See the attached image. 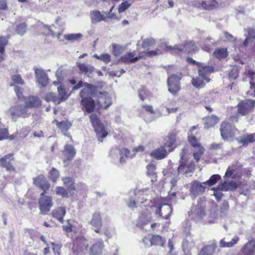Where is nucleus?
<instances>
[{
    "instance_id": "nucleus-54",
    "label": "nucleus",
    "mask_w": 255,
    "mask_h": 255,
    "mask_svg": "<svg viewBox=\"0 0 255 255\" xmlns=\"http://www.w3.org/2000/svg\"><path fill=\"white\" fill-rule=\"evenodd\" d=\"M147 175L148 176H152L156 174V165L152 163H150L146 166Z\"/></svg>"
},
{
    "instance_id": "nucleus-53",
    "label": "nucleus",
    "mask_w": 255,
    "mask_h": 255,
    "mask_svg": "<svg viewBox=\"0 0 255 255\" xmlns=\"http://www.w3.org/2000/svg\"><path fill=\"white\" fill-rule=\"evenodd\" d=\"M138 96L140 99L143 101L149 96V92L145 88H142L138 91Z\"/></svg>"
},
{
    "instance_id": "nucleus-57",
    "label": "nucleus",
    "mask_w": 255,
    "mask_h": 255,
    "mask_svg": "<svg viewBox=\"0 0 255 255\" xmlns=\"http://www.w3.org/2000/svg\"><path fill=\"white\" fill-rule=\"evenodd\" d=\"M82 36L81 34H69L67 35H65V38L69 41H74L76 40H78Z\"/></svg>"
},
{
    "instance_id": "nucleus-48",
    "label": "nucleus",
    "mask_w": 255,
    "mask_h": 255,
    "mask_svg": "<svg viewBox=\"0 0 255 255\" xmlns=\"http://www.w3.org/2000/svg\"><path fill=\"white\" fill-rule=\"evenodd\" d=\"M45 100L47 102L52 101L55 104H59L58 97L55 94L52 93H47L45 96Z\"/></svg>"
},
{
    "instance_id": "nucleus-33",
    "label": "nucleus",
    "mask_w": 255,
    "mask_h": 255,
    "mask_svg": "<svg viewBox=\"0 0 255 255\" xmlns=\"http://www.w3.org/2000/svg\"><path fill=\"white\" fill-rule=\"evenodd\" d=\"M217 248L215 243L204 247L201 251L199 255H213Z\"/></svg>"
},
{
    "instance_id": "nucleus-44",
    "label": "nucleus",
    "mask_w": 255,
    "mask_h": 255,
    "mask_svg": "<svg viewBox=\"0 0 255 255\" xmlns=\"http://www.w3.org/2000/svg\"><path fill=\"white\" fill-rule=\"evenodd\" d=\"M119 153L121 155L120 161L121 163H124L126 162L125 157H132L130 155V150L127 148H123L119 150Z\"/></svg>"
},
{
    "instance_id": "nucleus-38",
    "label": "nucleus",
    "mask_w": 255,
    "mask_h": 255,
    "mask_svg": "<svg viewBox=\"0 0 255 255\" xmlns=\"http://www.w3.org/2000/svg\"><path fill=\"white\" fill-rule=\"evenodd\" d=\"M172 212V208H158L156 212L157 215L164 219H168L170 215Z\"/></svg>"
},
{
    "instance_id": "nucleus-32",
    "label": "nucleus",
    "mask_w": 255,
    "mask_h": 255,
    "mask_svg": "<svg viewBox=\"0 0 255 255\" xmlns=\"http://www.w3.org/2000/svg\"><path fill=\"white\" fill-rule=\"evenodd\" d=\"M183 52L188 54L195 52L197 50V47L193 41L186 42L182 45Z\"/></svg>"
},
{
    "instance_id": "nucleus-56",
    "label": "nucleus",
    "mask_w": 255,
    "mask_h": 255,
    "mask_svg": "<svg viewBox=\"0 0 255 255\" xmlns=\"http://www.w3.org/2000/svg\"><path fill=\"white\" fill-rule=\"evenodd\" d=\"M56 194L61 195L62 197H67L68 193L67 190L62 187H57L56 188Z\"/></svg>"
},
{
    "instance_id": "nucleus-34",
    "label": "nucleus",
    "mask_w": 255,
    "mask_h": 255,
    "mask_svg": "<svg viewBox=\"0 0 255 255\" xmlns=\"http://www.w3.org/2000/svg\"><path fill=\"white\" fill-rule=\"evenodd\" d=\"M255 134H247L245 137H241L239 139H238V141L239 143L242 144V146H246L250 143L255 141Z\"/></svg>"
},
{
    "instance_id": "nucleus-42",
    "label": "nucleus",
    "mask_w": 255,
    "mask_h": 255,
    "mask_svg": "<svg viewBox=\"0 0 255 255\" xmlns=\"http://www.w3.org/2000/svg\"><path fill=\"white\" fill-rule=\"evenodd\" d=\"M164 50L166 52H168L172 55L178 54L183 52L182 47H179L177 45L174 47L171 46H166Z\"/></svg>"
},
{
    "instance_id": "nucleus-6",
    "label": "nucleus",
    "mask_w": 255,
    "mask_h": 255,
    "mask_svg": "<svg viewBox=\"0 0 255 255\" xmlns=\"http://www.w3.org/2000/svg\"><path fill=\"white\" fill-rule=\"evenodd\" d=\"M237 113L242 116L248 115L254 111L255 107V100L248 99L242 100L237 105Z\"/></svg>"
},
{
    "instance_id": "nucleus-25",
    "label": "nucleus",
    "mask_w": 255,
    "mask_h": 255,
    "mask_svg": "<svg viewBox=\"0 0 255 255\" xmlns=\"http://www.w3.org/2000/svg\"><path fill=\"white\" fill-rule=\"evenodd\" d=\"M143 242L148 245V242L150 244V245H159L163 246L165 244V240L163 239L161 236L159 235L153 236L151 239L144 238L143 239Z\"/></svg>"
},
{
    "instance_id": "nucleus-35",
    "label": "nucleus",
    "mask_w": 255,
    "mask_h": 255,
    "mask_svg": "<svg viewBox=\"0 0 255 255\" xmlns=\"http://www.w3.org/2000/svg\"><path fill=\"white\" fill-rule=\"evenodd\" d=\"M8 44V40L4 36H0V61H2L4 59L5 48Z\"/></svg>"
},
{
    "instance_id": "nucleus-23",
    "label": "nucleus",
    "mask_w": 255,
    "mask_h": 255,
    "mask_svg": "<svg viewBox=\"0 0 255 255\" xmlns=\"http://www.w3.org/2000/svg\"><path fill=\"white\" fill-rule=\"evenodd\" d=\"M240 238L237 236H234L231 241H228V239L224 238L220 242V247L221 248H232L236 245L239 241Z\"/></svg>"
},
{
    "instance_id": "nucleus-61",
    "label": "nucleus",
    "mask_w": 255,
    "mask_h": 255,
    "mask_svg": "<svg viewBox=\"0 0 255 255\" xmlns=\"http://www.w3.org/2000/svg\"><path fill=\"white\" fill-rule=\"evenodd\" d=\"M123 51L122 46L116 44H113V53L115 56L119 55Z\"/></svg>"
},
{
    "instance_id": "nucleus-22",
    "label": "nucleus",
    "mask_w": 255,
    "mask_h": 255,
    "mask_svg": "<svg viewBox=\"0 0 255 255\" xmlns=\"http://www.w3.org/2000/svg\"><path fill=\"white\" fill-rule=\"evenodd\" d=\"M238 169V165L237 164H232L231 166L228 167L224 177L232 178L233 179L241 178V175L236 172Z\"/></svg>"
},
{
    "instance_id": "nucleus-51",
    "label": "nucleus",
    "mask_w": 255,
    "mask_h": 255,
    "mask_svg": "<svg viewBox=\"0 0 255 255\" xmlns=\"http://www.w3.org/2000/svg\"><path fill=\"white\" fill-rule=\"evenodd\" d=\"M59 176V172L53 167L49 172V177L53 181L55 182Z\"/></svg>"
},
{
    "instance_id": "nucleus-7",
    "label": "nucleus",
    "mask_w": 255,
    "mask_h": 255,
    "mask_svg": "<svg viewBox=\"0 0 255 255\" xmlns=\"http://www.w3.org/2000/svg\"><path fill=\"white\" fill-rule=\"evenodd\" d=\"M188 140L191 145L196 150V151L193 152V155L196 162L198 163L203 155L205 149L195 136H189Z\"/></svg>"
},
{
    "instance_id": "nucleus-47",
    "label": "nucleus",
    "mask_w": 255,
    "mask_h": 255,
    "mask_svg": "<svg viewBox=\"0 0 255 255\" xmlns=\"http://www.w3.org/2000/svg\"><path fill=\"white\" fill-rule=\"evenodd\" d=\"M239 68L238 67H233L229 73V79L230 80L236 79L239 75Z\"/></svg>"
},
{
    "instance_id": "nucleus-16",
    "label": "nucleus",
    "mask_w": 255,
    "mask_h": 255,
    "mask_svg": "<svg viewBox=\"0 0 255 255\" xmlns=\"http://www.w3.org/2000/svg\"><path fill=\"white\" fill-rule=\"evenodd\" d=\"M34 70L38 83L41 85L42 87H46L49 82L47 74L44 70L41 69L34 68Z\"/></svg>"
},
{
    "instance_id": "nucleus-9",
    "label": "nucleus",
    "mask_w": 255,
    "mask_h": 255,
    "mask_svg": "<svg viewBox=\"0 0 255 255\" xmlns=\"http://www.w3.org/2000/svg\"><path fill=\"white\" fill-rule=\"evenodd\" d=\"M14 153H8L0 158V166L8 172H16Z\"/></svg>"
},
{
    "instance_id": "nucleus-30",
    "label": "nucleus",
    "mask_w": 255,
    "mask_h": 255,
    "mask_svg": "<svg viewBox=\"0 0 255 255\" xmlns=\"http://www.w3.org/2000/svg\"><path fill=\"white\" fill-rule=\"evenodd\" d=\"M219 120V118L215 115L208 116L205 119V127L207 128L213 127L218 123Z\"/></svg>"
},
{
    "instance_id": "nucleus-60",
    "label": "nucleus",
    "mask_w": 255,
    "mask_h": 255,
    "mask_svg": "<svg viewBox=\"0 0 255 255\" xmlns=\"http://www.w3.org/2000/svg\"><path fill=\"white\" fill-rule=\"evenodd\" d=\"M8 130L7 128L0 127V140L8 138Z\"/></svg>"
},
{
    "instance_id": "nucleus-21",
    "label": "nucleus",
    "mask_w": 255,
    "mask_h": 255,
    "mask_svg": "<svg viewBox=\"0 0 255 255\" xmlns=\"http://www.w3.org/2000/svg\"><path fill=\"white\" fill-rule=\"evenodd\" d=\"M255 252V241H250L246 244L239 255H253Z\"/></svg>"
},
{
    "instance_id": "nucleus-64",
    "label": "nucleus",
    "mask_w": 255,
    "mask_h": 255,
    "mask_svg": "<svg viewBox=\"0 0 255 255\" xmlns=\"http://www.w3.org/2000/svg\"><path fill=\"white\" fill-rule=\"evenodd\" d=\"M142 109H144L146 112L150 114L155 113L153 107L151 105H143L141 106Z\"/></svg>"
},
{
    "instance_id": "nucleus-28",
    "label": "nucleus",
    "mask_w": 255,
    "mask_h": 255,
    "mask_svg": "<svg viewBox=\"0 0 255 255\" xmlns=\"http://www.w3.org/2000/svg\"><path fill=\"white\" fill-rule=\"evenodd\" d=\"M172 197L164 198L158 197L153 199L154 206L157 207H162L163 206L167 205L170 206L171 205V199Z\"/></svg>"
},
{
    "instance_id": "nucleus-17",
    "label": "nucleus",
    "mask_w": 255,
    "mask_h": 255,
    "mask_svg": "<svg viewBox=\"0 0 255 255\" xmlns=\"http://www.w3.org/2000/svg\"><path fill=\"white\" fill-rule=\"evenodd\" d=\"M112 11V8H110L109 12H103L101 13L100 11H93L91 13V20L92 22L96 23L102 20H106L107 18L111 17L110 12Z\"/></svg>"
},
{
    "instance_id": "nucleus-43",
    "label": "nucleus",
    "mask_w": 255,
    "mask_h": 255,
    "mask_svg": "<svg viewBox=\"0 0 255 255\" xmlns=\"http://www.w3.org/2000/svg\"><path fill=\"white\" fill-rule=\"evenodd\" d=\"M58 96L57 97H58V101L60 104L66 101L68 99L69 95L67 94L65 89L62 86L58 87Z\"/></svg>"
},
{
    "instance_id": "nucleus-62",
    "label": "nucleus",
    "mask_w": 255,
    "mask_h": 255,
    "mask_svg": "<svg viewBox=\"0 0 255 255\" xmlns=\"http://www.w3.org/2000/svg\"><path fill=\"white\" fill-rule=\"evenodd\" d=\"M154 44V41L151 39H145L142 43V47L147 48L152 46Z\"/></svg>"
},
{
    "instance_id": "nucleus-49",
    "label": "nucleus",
    "mask_w": 255,
    "mask_h": 255,
    "mask_svg": "<svg viewBox=\"0 0 255 255\" xmlns=\"http://www.w3.org/2000/svg\"><path fill=\"white\" fill-rule=\"evenodd\" d=\"M140 56H142V58L146 57H151L161 54V52L159 49L151 50L148 51H143L140 52Z\"/></svg>"
},
{
    "instance_id": "nucleus-27",
    "label": "nucleus",
    "mask_w": 255,
    "mask_h": 255,
    "mask_svg": "<svg viewBox=\"0 0 255 255\" xmlns=\"http://www.w3.org/2000/svg\"><path fill=\"white\" fill-rule=\"evenodd\" d=\"M203 183H200L199 181H194L192 183L190 191L195 195H199V194L203 193L205 191V187L202 185Z\"/></svg>"
},
{
    "instance_id": "nucleus-46",
    "label": "nucleus",
    "mask_w": 255,
    "mask_h": 255,
    "mask_svg": "<svg viewBox=\"0 0 255 255\" xmlns=\"http://www.w3.org/2000/svg\"><path fill=\"white\" fill-rule=\"evenodd\" d=\"M26 30L27 25L24 22L17 24L15 28L16 32L20 35H23L26 32Z\"/></svg>"
},
{
    "instance_id": "nucleus-39",
    "label": "nucleus",
    "mask_w": 255,
    "mask_h": 255,
    "mask_svg": "<svg viewBox=\"0 0 255 255\" xmlns=\"http://www.w3.org/2000/svg\"><path fill=\"white\" fill-rule=\"evenodd\" d=\"M103 243L102 242H98L94 244L91 249V255H101Z\"/></svg>"
},
{
    "instance_id": "nucleus-11",
    "label": "nucleus",
    "mask_w": 255,
    "mask_h": 255,
    "mask_svg": "<svg viewBox=\"0 0 255 255\" xmlns=\"http://www.w3.org/2000/svg\"><path fill=\"white\" fill-rule=\"evenodd\" d=\"M250 78V89L247 92L248 96L255 97V71L252 69H246L243 74V80Z\"/></svg>"
},
{
    "instance_id": "nucleus-12",
    "label": "nucleus",
    "mask_w": 255,
    "mask_h": 255,
    "mask_svg": "<svg viewBox=\"0 0 255 255\" xmlns=\"http://www.w3.org/2000/svg\"><path fill=\"white\" fill-rule=\"evenodd\" d=\"M87 95L86 89H83L80 93V96L83 98L81 101V105L85 108V111L88 113L93 112L95 108V104L94 101L91 97H84Z\"/></svg>"
},
{
    "instance_id": "nucleus-15",
    "label": "nucleus",
    "mask_w": 255,
    "mask_h": 255,
    "mask_svg": "<svg viewBox=\"0 0 255 255\" xmlns=\"http://www.w3.org/2000/svg\"><path fill=\"white\" fill-rule=\"evenodd\" d=\"M188 160H180L179 166L177 168L179 173L183 174L192 172L195 169V164L193 161L188 163Z\"/></svg>"
},
{
    "instance_id": "nucleus-41",
    "label": "nucleus",
    "mask_w": 255,
    "mask_h": 255,
    "mask_svg": "<svg viewBox=\"0 0 255 255\" xmlns=\"http://www.w3.org/2000/svg\"><path fill=\"white\" fill-rule=\"evenodd\" d=\"M64 208H56L52 211V216L56 218L59 222H63V217L65 214Z\"/></svg>"
},
{
    "instance_id": "nucleus-4",
    "label": "nucleus",
    "mask_w": 255,
    "mask_h": 255,
    "mask_svg": "<svg viewBox=\"0 0 255 255\" xmlns=\"http://www.w3.org/2000/svg\"><path fill=\"white\" fill-rule=\"evenodd\" d=\"M221 135L224 140H233L236 135V132L238 129L236 126L232 124L224 121L220 127Z\"/></svg>"
},
{
    "instance_id": "nucleus-59",
    "label": "nucleus",
    "mask_w": 255,
    "mask_h": 255,
    "mask_svg": "<svg viewBox=\"0 0 255 255\" xmlns=\"http://www.w3.org/2000/svg\"><path fill=\"white\" fill-rule=\"evenodd\" d=\"M131 4L128 3V1H126L123 2L121 4L119 5L118 11L120 13H122L127 10L130 6Z\"/></svg>"
},
{
    "instance_id": "nucleus-24",
    "label": "nucleus",
    "mask_w": 255,
    "mask_h": 255,
    "mask_svg": "<svg viewBox=\"0 0 255 255\" xmlns=\"http://www.w3.org/2000/svg\"><path fill=\"white\" fill-rule=\"evenodd\" d=\"M46 192H42L38 201L40 207H51L52 205V200L51 196L45 195Z\"/></svg>"
},
{
    "instance_id": "nucleus-10",
    "label": "nucleus",
    "mask_w": 255,
    "mask_h": 255,
    "mask_svg": "<svg viewBox=\"0 0 255 255\" xmlns=\"http://www.w3.org/2000/svg\"><path fill=\"white\" fill-rule=\"evenodd\" d=\"M26 107L22 105H17L11 106L8 113L13 121H16L19 118H26L28 117Z\"/></svg>"
},
{
    "instance_id": "nucleus-1",
    "label": "nucleus",
    "mask_w": 255,
    "mask_h": 255,
    "mask_svg": "<svg viewBox=\"0 0 255 255\" xmlns=\"http://www.w3.org/2000/svg\"><path fill=\"white\" fill-rule=\"evenodd\" d=\"M178 131L175 129L170 131L167 136L164 138L163 145L153 150L150 156L157 160L165 158L168 154L176 148L175 143Z\"/></svg>"
},
{
    "instance_id": "nucleus-19",
    "label": "nucleus",
    "mask_w": 255,
    "mask_h": 255,
    "mask_svg": "<svg viewBox=\"0 0 255 255\" xmlns=\"http://www.w3.org/2000/svg\"><path fill=\"white\" fill-rule=\"evenodd\" d=\"M141 58L142 56H140V53L138 56H135V51H133L127 52L120 58V60L123 63L128 64L133 63Z\"/></svg>"
},
{
    "instance_id": "nucleus-55",
    "label": "nucleus",
    "mask_w": 255,
    "mask_h": 255,
    "mask_svg": "<svg viewBox=\"0 0 255 255\" xmlns=\"http://www.w3.org/2000/svg\"><path fill=\"white\" fill-rule=\"evenodd\" d=\"M94 57L96 59L102 60L105 62H108L111 60V56L108 54H103L100 56L97 54H95Z\"/></svg>"
},
{
    "instance_id": "nucleus-14",
    "label": "nucleus",
    "mask_w": 255,
    "mask_h": 255,
    "mask_svg": "<svg viewBox=\"0 0 255 255\" xmlns=\"http://www.w3.org/2000/svg\"><path fill=\"white\" fill-rule=\"evenodd\" d=\"M33 184L37 187L46 192L50 188V184L43 175H39L33 178Z\"/></svg>"
},
{
    "instance_id": "nucleus-45",
    "label": "nucleus",
    "mask_w": 255,
    "mask_h": 255,
    "mask_svg": "<svg viewBox=\"0 0 255 255\" xmlns=\"http://www.w3.org/2000/svg\"><path fill=\"white\" fill-rule=\"evenodd\" d=\"M220 179L221 176L219 175L214 174L210 177L209 180L204 182L203 183L212 186L215 185Z\"/></svg>"
},
{
    "instance_id": "nucleus-58",
    "label": "nucleus",
    "mask_w": 255,
    "mask_h": 255,
    "mask_svg": "<svg viewBox=\"0 0 255 255\" xmlns=\"http://www.w3.org/2000/svg\"><path fill=\"white\" fill-rule=\"evenodd\" d=\"M11 79L14 84L21 85L24 84V81L21 76L19 74L13 75Z\"/></svg>"
},
{
    "instance_id": "nucleus-52",
    "label": "nucleus",
    "mask_w": 255,
    "mask_h": 255,
    "mask_svg": "<svg viewBox=\"0 0 255 255\" xmlns=\"http://www.w3.org/2000/svg\"><path fill=\"white\" fill-rule=\"evenodd\" d=\"M30 129L28 127L22 128L19 131L17 132L16 134L21 138L25 137L30 132Z\"/></svg>"
},
{
    "instance_id": "nucleus-50",
    "label": "nucleus",
    "mask_w": 255,
    "mask_h": 255,
    "mask_svg": "<svg viewBox=\"0 0 255 255\" xmlns=\"http://www.w3.org/2000/svg\"><path fill=\"white\" fill-rule=\"evenodd\" d=\"M83 86H85V87L86 88L85 89L86 90V89H88V90H91L93 88V86L90 84H88L87 83H83L82 81H80L77 85H75L73 88V90H78L79 89L81 88V87H82Z\"/></svg>"
},
{
    "instance_id": "nucleus-5",
    "label": "nucleus",
    "mask_w": 255,
    "mask_h": 255,
    "mask_svg": "<svg viewBox=\"0 0 255 255\" xmlns=\"http://www.w3.org/2000/svg\"><path fill=\"white\" fill-rule=\"evenodd\" d=\"M181 73L171 74L167 78L168 91L172 94H177L180 90V81L182 78Z\"/></svg>"
},
{
    "instance_id": "nucleus-37",
    "label": "nucleus",
    "mask_w": 255,
    "mask_h": 255,
    "mask_svg": "<svg viewBox=\"0 0 255 255\" xmlns=\"http://www.w3.org/2000/svg\"><path fill=\"white\" fill-rule=\"evenodd\" d=\"M54 122L55 123L57 127L62 131H67L72 126V124L71 122L68 121V120L62 121L61 122H59L57 120H55Z\"/></svg>"
},
{
    "instance_id": "nucleus-3",
    "label": "nucleus",
    "mask_w": 255,
    "mask_h": 255,
    "mask_svg": "<svg viewBox=\"0 0 255 255\" xmlns=\"http://www.w3.org/2000/svg\"><path fill=\"white\" fill-rule=\"evenodd\" d=\"M90 119L98 140L102 142L103 138L108 135L107 130L96 114H91Z\"/></svg>"
},
{
    "instance_id": "nucleus-26",
    "label": "nucleus",
    "mask_w": 255,
    "mask_h": 255,
    "mask_svg": "<svg viewBox=\"0 0 255 255\" xmlns=\"http://www.w3.org/2000/svg\"><path fill=\"white\" fill-rule=\"evenodd\" d=\"M150 219L151 215L148 213L147 210L146 209L144 213H142L141 216L139 217L137 226L139 228L143 229L144 225H146L148 222H149Z\"/></svg>"
},
{
    "instance_id": "nucleus-36",
    "label": "nucleus",
    "mask_w": 255,
    "mask_h": 255,
    "mask_svg": "<svg viewBox=\"0 0 255 255\" xmlns=\"http://www.w3.org/2000/svg\"><path fill=\"white\" fill-rule=\"evenodd\" d=\"M213 55L215 57L219 59L225 58L228 55L227 48H218L213 52Z\"/></svg>"
},
{
    "instance_id": "nucleus-20",
    "label": "nucleus",
    "mask_w": 255,
    "mask_h": 255,
    "mask_svg": "<svg viewBox=\"0 0 255 255\" xmlns=\"http://www.w3.org/2000/svg\"><path fill=\"white\" fill-rule=\"evenodd\" d=\"M199 5L204 10H212L218 8L219 4L217 0H202Z\"/></svg>"
},
{
    "instance_id": "nucleus-2",
    "label": "nucleus",
    "mask_w": 255,
    "mask_h": 255,
    "mask_svg": "<svg viewBox=\"0 0 255 255\" xmlns=\"http://www.w3.org/2000/svg\"><path fill=\"white\" fill-rule=\"evenodd\" d=\"M214 71V67L212 66L205 65L198 70V76L192 79L191 83L196 88H202L204 87L205 82L210 81L209 76Z\"/></svg>"
},
{
    "instance_id": "nucleus-40",
    "label": "nucleus",
    "mask_w": 255,
    "mask_h": 255,
    "mask_svg": "<svg viewBox=\"0 0 255 255\" xmlns=\"http://www.w3.org/2000/svg\"><path fill=\"white\" fill-rule=\"evenodd\" d=\"M64 185L68 188V190L70 192H73L75 190L74 182L72 178L68 177H63L62 179Z\"/></svg>"
},
{
    "instance_id": "nucleus-63",
    "label": "nucleus",
    "mask_w": 255,
    "mask_h": 255,
    "mask_svg": "<svg viewBox=\"0 0 255 255\" xmlns=\"http://www.w3.org/2000/svg\"><path fill=\"white\" fill-rule=\"evenodd\" d=\"M186 61L188 63L192 64L193 65H196L197 66H198L199 69H200L201 67H204V66H205V65H203V64H202L201 63L196 62L195 60H193L191 57H187L186 59Z\"/></svg>"
},
{
    "instance_id": "nucleus-31",
    "label": "nucleus",
    "mask_w": 255,
    "mask_h": 255,
    "mask_svg": "<svg viewBox=\"0 0 255 255\" xmlns=\"http://www.w3.org/2000/svg\"><path fill=\"white\" fill-rule=\"evenodd\" d=\"M79 70L81 73H84L87 76H89L92 74L95 70L94 67L92 65H86L84 63H78L77 64Z\"/></svg>"
},
{
    "instance_id": "nucleus-8",
    "label": "nucleus",
    "mask_w": 255,
    "mask_h": 255,
    "mask_svg": "<svg viewBox=\"0 0 255 255\" xmlns=\"http://www.w3.org/2000/svg\"><path fill=\"white\" fill-rule=\"evenodd\" d=\"M194 212L195 213L194 217L201 218L204 220V222L206 223H214L216 217L215 212L208 210L206 211L205 208H194Z\"/></svg>"
},
{
    "instance_id": "nucleus-13",
    "label": "nucleus",
    "mask_w": 255,
    "mask_h": 255,
    "mask_svg": "<svg viewBox=\"0 0 255 255\" xmlns=\"http://www.w3.org/2000/svg\"><path fill=\"white\" fill-rule=\"evenodd\" d=\"M62 153L63 156V162L66 163L71 161L74 158L76 154V151L72 145L66 144Z\"/></svg>"
},
{
    "instance_id": "nucleus-29",
    "label": "nucleus",
    "mask_w": 255,
    "mask_h": 255,
    "mask_svg": "<svg viewBox=\"0 0 255 255\" xmlns=\"http://www.w3.org/2000/svg\"><path fill=\"white\" fill-rule=\"evenodd\" d=\"M41 105V101L36 96H29L25 103V107L27 108H35Z\"/></svg>"
},
{
    "instance_id": "nucleus-18",
    "label": "nucleus",
    "mask_w": 255,
    "mask_h": 255,
    "mask_svg": "<svg viewBox=\"0 0 255 255\" xmlns=\"http://www.w3.org/2000/svg\"><path fill=\"white\" fill-rule=\"evenodd\" d=\"M89 223L95 232H100V229L102 227V218L100 213H95L93 214Z\"/></svg>"
}]
</instances>
